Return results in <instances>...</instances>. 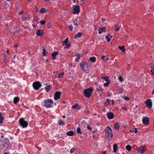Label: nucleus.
Instances as JSON below:
<instances>
[{
  "label": "nucleus",
  "instance_id": "obj_1",
  "mask_svg": "<svg viewBox=\"0 0 154 154\" xmlns=\"http://www.w3.org/2000/svg\"><path fill=\"white\" fill-rule=\"evenodd\" d=\"M105 137L109 140H110L113 136L112 131L111 128L108 126L105 129Z\"/></svg>",
  "mask_w": 154,
  "mask_h": 154
},
{
  "label": "nucleus",
  "instance_id": "obj_2",
  "mask_svg": "<svg viewBox=\"0 0 154 154\" xmlns=\"http://www.w3.org/2000/svg\"><path fill=\"white\" fill-rule=\"evenodd\" d=\"M80 67L83 72L87 73L88 72L91 67L88 66V64L86 61L82 62L80 64Z\"/></svg>",
  "mask_w": 154,
  "mask_h": 154
},
{
  "label": "nucleus",
  "instance_id": "obj_3",
  "mask_svg": "<svg viewBox=\"0 0 154 154\" xmlns=\"http://www.w3.org/2000/svg\"><path fill=\"white\" fill-rule=\"evenodd\" d=\"M94 90L92 87H90L88 88L85 89L83 92L85 96L87 98L90 97L93 93Z\"/></svg>",
  "mask_w": 154,
  "mask_h": 154
},
{
  "label": "nucleus",
  "instance_id": "obj_4",
  "mask_svg": "<svg viewBox=\"0 0 154 154\" xmlns=\"http://www.w3.org/2000/svg\"><path fill=\"white\" fill-rule=\"evenodd\" d=\"M53 101L51 99H48L45 100L43 103L44 104L42 105L45 108H48L52 107Z\"/></svg>",
  "mask_w": 154,
  "mask_h": 154
},
{
  "label": "nucleus",
  "instance_id": "obj_5",
  "mask_svg": "<svg viewBox=\"0 0 154 154\" xmlns=\"http://www.w3.org/2000/svg\"><path fill=\"white\" fill-rule=\"evenodd\" d=\"M20 125L23 128L27 127L28 125V123L26 121H24V119L21 118L19 121Z\"/></svg>",
  "mask_w": 154,
  "mask_h": 154
},
{
  "label": "nucleus",
  "instance_id": "obj_6",
  "mask_svg": "<svg viewBox=\"0 0 154 154\" xmlns=\"http://www.w3.org/2000/svg\"><path fill=\"white\" fill-rule=\"evenodd\" d=\"M72 10L74 14H79L80 12V6L79 5H73Z\"/></svg>",
  "mask_w": 154,
  "mask_h": 154
},
{
  "label": "nucleus",
  "instance_id": "obj_7",
  "mask_svg": "<svg viewBox=\"0 0 154 154\" xmlns=\"http://www.w3.org/2000/svg\"><path fill=\"white\" fill-rule=\"evenodd\" d=\"M42 86V84L39 81L34 82L33 83V87L34 89L37 90Z\"/></svg>",
  "mask_w": 154,
  "mask_h": 154
},
{
  "label": "nucleus",
  "instance_id": "obj_8",
  "mask_svg": "<svg viewBox=\"0 0 154 154\" xmlns=\"http://www.w3.org/2000/svg\"><path fill=\"white\" fill-rule=\"evenodd\" d=\"M146 146L144 145L143 146H140L137 149L138 152L141 153H143L145 151Z\"/></svg>",
  "mask_w": 154,
  "mask_h": 154
},
{
  "label": "nucleus",
  "instance_id": "obj_9",
  "mask_svg": "<svg viewBox=\"0 0 154 154\" xmlns=\"http://www.w3.org/2000/svg\"><path fill=\"white\" fill-rule=\"evenodd\" d=\"M146 106L149 109H151L152 107V103L150 99H148L145 102Z\"/></svg>",
  "mask_w": 154,
  "mask_h": 154
},
{
  "label": "nucleus",
  "instance_id": "obj_10",
  "mask_svg": "<svg viewBox=\"0 0 154 154\" xmlns=\"http://www.w3.org/2000/svg\"><path fill=\"white\" fill-rule=\"evenodd\" d=\"M61 93L59 91H57L55 92L54 97V99L55 100H57L60 98Z\"/></svg>",
  "mask_w": 154,
  "mask_h": 154
},
{
  "label": "nucleus",
  "instance_id": "obj_11",
  "mask_svg": "<svg viewBox=\"0 0 154 154\" xmlns=\"http://www.w3.org/2000/svg\"><path fill=\"white\" fill-rule=\"evenodd\" d=\"M142 121L144 124L147 125L149 122V119L147 117H144L143 118Z\"/></svg>",
  "mask_w": 154,
  "mask_h": 154
},
{
  "label": "nucleus",
  "instance_id": "obj_12",
  "mask_svg": "<svg viewBox=\"0 0 154 154\" xmlns=\"http://www.w3.org/2000/svg\"><path fill=\"white\" fill-rule=\"evenodd\" d=\"M107 118L109 119H111L113 118L114 116L113 113L112 112H109L106 113Z\"/></svg>",
  "mask_w": 154,
  "mask_h": 154
},
{
  "label": "nucleus",
  "instance_id": "obj_13",
  "mask_svg": "<svg viewBox=\"0 0 154 154\" xmlns=\"http://www.w3.org/2000/svg\"><path fill=\"white\" fill-rule=\"evenodd\" d=\"M75 56L77 57L75 58V61L76 62H78L79 60L80 59V58L81 57L82 55L81 54H79L78 53H76L75 54Z\"/></svg>",
  "mask_w": 154,
  "mask_h": 154
},
{
  "label": "nucleus",
  "instance_id": "obj_14",
  "mask_svg": "<svg viewBox=\"0 0 154 154\" xmlns=\"http://www.w3.org/2000/svg\"><path fill=\"white\" fill-rule=\"evenodd\" d=\"M99 34H101L102 32H105L106 31V28L105 27L100 28L98 29Z\"/></svg>",
  "mask_w": 154,
  "mask_h": 154
},
{
  "label": "nucleus",
  "instance_id": "obj_15",
  "mask_svg": "<svg viewBox=\"0 0 154 154\" xmlns=\"http://www.w3.org/2000/svg\"><path fill=\"white\" fill-rule=\"evenodd\" d=\"M44 33L43 30L42 29H38L37 30L36 34L37 36H41Z\"/></svg>",
  "mask_w": 154,
  "mask_h": 154
},
{
  "label": "nucleus",
  "instance_id": "obj_16",
  "mask_svg": "<svg viewBox=\"0 0 154 154\" xmlns=\"http://www.w3.org/2000/svg\"><path fill=\"white\" fill-rule=\"evenodd\" d=\"M58 54V52L57 51H55L53 52L52 54V59L54 60L56 59V57L57 55Z\"/></svg>",
  "mask_w": 154,
  "mask_h": 154
},
{
  "label": "nucleus",
  "instance_id": "obj_17",
  "mask_svg": "<svg viewBox=\"0 0 154 154\" xmlns=\"http://www.w3.org/2000/svg\"><path fill=\"white\" fill-rule=\"evenodd\" d=\"M112 36L111 35L109 34H108L106 36V38L107 39L108 42H110V38H112Z\"/></svg>",
  "mask_w": 154,
  "mask_h": 154
},
{
  "label": "nucleus",
  "instance_id": "obj_18",
  "mask_svg": "<svg viewBox=\"0 0 154 154\" xmlns=\"http://www.w3.org/2000/svg\"><path fill=\"white\" fill-rule=\"evenodd\" d=\"M109 55H107V56H101V59L103 60L104 62H106L108 61L109 60V58L108 57V56Z\"/></svg>",
  "mask_w": 154,
  "mask_h": 154
},
{
  "label": "nucleus",
  "instance_id": "obj_19",
  "mask_svg": "<svg viewBox=\"0 0 154 154\" xmlns=\"http://www.w3.org/2000/svg\"><path fill=\"white\" fill-rule=\"evenodd\" d=\"M129 131L131 133H137L138 132V131L137 128H132L129 130Z\"/></svg>",
  "mask_w": 154,
  "mask_h": 154
},
{
  "label": "nucleus",
  "instance_id": "obj_20",
  "mask_svg": "<svg viewBox=\"0 0 154 154\" xmlns=\"http://www.w3.org/2000/svg\"><path fill=\"white\" fill-rule=\"evenodd\" d=\"M82 33L80 32H79L75 35L74 38H80L82 36Z\"/></svg>",
  "mask_w": 154,
  "mask_h": 154
},
{
  "label": "nucleus",
  "instance_id": "obj_21",
  "mask_svg": "<svg viewBox=\"0 0 154 154\" xmlns=\"http://www.w3.org/2000/svg\"><path fill=\"white\" fill-rule=\"evenodd\" d=\"M51 85H49L45 87V88L46 89V92H48L50 90L51 88Z\"/></svg>",
  "mask_w": 154,
  "mask_h": 154
},
{
  "label": "nucleus",
  "instance_id": "obj_22",
  "mask_svg": "<svg viewBox=\"0 0 154 154\" xmlns=\"http://www.w3.org/2000/svg\"><path fill=\"white\" fill-rule=\"evenodd\" d=\"M114 128L116 130H118L120 128V126L118 122L114 126Z\"/></svg>",
  "mask_w": 154,
  "mask_h": 154
},
{
  "label": "nucleus",
  "instance_id": "obj_23",
  "mask_svg": "<svg viewBox=\"0 0 154 154\" xmlns=\"http://www.w3.org/2000/svg\"><path fill=\"white\" fill-rule=\"evenodd\" d=\"M97 91H100V92H101L102 93H103V91L104 90V89L102 88V87L99 85L97 86Z\"/></svg>",
  "mask_w": 154,
  "mask_h": 154
},
{
  "label": "nucleus",
  "instance_id": "obj_24",
  "mask_svg": "<svg viewBox=\"0 0 154 154\" xmlns=\"http://www.w3.org/2000/svg\"><path fill=\"white\" fill-rule=\"evenodd\" d=\"M19 100V98L17 97H15L14 99V104H16Z\"/></svg>",
  "mask_w": 154,
  "mask_h": 154
},
{
  "label": "nucleus",
  "instance_id": "obj_25",
  "mask_svg": "<svg viewBox=\"0 0 154 154\" xmlns=\"http://www.w3.org/2000/svg\"><path fill=\"white\" fill-rule=\"evenodd\" d=\"M66 135L67 136H71L74 135V132L72 131H70L67 133Z\"/></svg>",
  "mask_w": 154,
  "mask_h": 154
},
{
  "label": "nucleus",
  "instance_id": "obj_26",
  "mask_svg": "<svg viewBox=\"0 0 154 154\" xmlns=\"http://www.w3.org/2000/svg\"><path fill=\"white\" fill-rule=\"evenodd\" d=\"M118 148L117 145L116 144H115L113 145V152H117V150Z\"/></svg>",
  "mask_w": 154,
  "mask_h": 154
},
{
  "label": "nucleus",
  "instance_id": "obj_27",
  "mask_svg": "<svg viewBox=\"0 0 154 154\" xmlns=\"http://www.w3.org/2000/svg\"><path fill=\"white\" fill-rule=\"evenodd\" d=\"M89 60L92 63H94L96 61V58L95 57H91Z\"/></svg>",
  "mask_w": 154,
  "mask_h": 154
},
{
  "label": "nucleus",
  "instance_id": "obj_28",
  "mask_svg": "<svg viewBox=\"0 0 154 154\" xmlns=\"http://www.w3.org/2000/svg\"><path fill=\"white\" fill-rule=\"evenodd\" d=\"M4 57H3V62L6 63H7V56H6V54H4Z\"/></svg>",
  "mask_w": 154,
  "mask_h": 154
},
{
  "label": "nucleus",
  "instance_id": "obj_29",
  "mask_svg": "<svg viewBox=\"0 0 154 154\" xmlns=\"http://www.w3.org/2000/svg\"><path fill=\"white\" fill-rule=\"evenodd\" d=\"M119 48L123 52H125V48L124 46H119Z\"/></svg>",
  "mask_w": 154,
  "mask_h": 154
},
{
  "label": "nucleus",
  "instance_id": "obj_30",
  "mask_svg": "<svg viewBox=\"0 0 154 154\" xmlns=\"http://www.w3.org/2000/svg\"><path fill=\"white\" fill-rule=\"evenodd\" d=\"M41 13H43L46 12L47 11L46 10L45 8H41L39 11Z\"/></svg>",
  "mask_w": 154,
  "mask_h": 154
},
{
  "label": "nucleus",
  "instance_id": "obj_31",
  "mask_svg": "<svg viewBox=\"0 0 154 154\" xmlns=\"http://www.w3.org/2000/svg\"><path fill=\"white\" fill-rule=\"evenodd\" d=\"M68 42V38H66L64 41H63L62 42V45L63 46L65 45H66V44H67Z\"/></svg>",
  "mask_w": 154,
  "mask_h": 154
},
{
  "label": "nucleus",
  "instance_id": "obj_32",
  "mask_svg": "<svg viewBox=\"0 0 154 154\" xmlns=\"http://www.w3.org/2000/svg\"><path fill=\"white\" fill-rule=\"evenodd\" d=\"M103 79L105 80L106 82H110V80L109 79V78L107 76H105L103 78Z\"/></svg>",
  "mask_w": 154,
  "mask_h": 154
},
{
  "label": "nucleus",
  "instance_id": "obj_33",
  "mask_svg": "<svg viewBox=\"0 0 154 154\" xmlns=\"http://www.w3.org/2000/svg\"><path fill=\"white\" fill-rule=\"evenodd\" d=\"M58 124L60 125H64L65 122L61 120H59L58 121Z\"/></svg>",
  "mask_w": 154,
  "mask_h": 154
},
{
  "label": "nucleus",
  "instance_id": "obj_34",
  "mask_svg": "<svg viewBox=\"0 0 154 154\" xmlns=\"http://www.w3.org/2000/svg\"><path fill=\"white\" fill-rule=\"evenodd\" d=\"M4 118L2 116V114L1 113H0V123H2L3 122Z\"/></svg>",
  "mask_w": 154,
  "mask_h": 154
},
{
  "label": "nucleus",
  "instance_id": "obj_35",
  "mask_svg": "<svg viewBox=\"0 0 154 154\" xmlns=\"http://www.w3.org/2000/svg\"><path fill=\"white\" fill-rule=\"evenodd\" d=\"M29 17L28 16L23 17L22 18V21H25L27 20H29Z\"/></svg>",
  "mask_w": 154,
  "mask_h": 154
},
{
  "label": "nucleus",
  "instance_id": "obj_36",
  "mask_svg": "<svg viewBox=\"0 0 154 154\" xmlns=\"http://www.w3.org/2000/svg\"><path fill=\"white\" fill-rule=\"evenodd\" d=\"M126 149L127 150L130 151L131 150V146L130 145H128L126 146Z\"/></svg>",
  "mask_w": 154,
  "mask_h": 154
},
{
  "label": "nucleus",
  "instance_id": "obj_37",
  "mask_svg": "<svg viewBox=\"0 0 154 154\" xmlns=\"http://www.w3.org/2000/svg\"><path fill=\"white\" fill-rule=\"evenodd\" d=\"M64 72H62L58 74V77L59 78H62L64 75Z\"/></svg>",
  "mask_w": 154,
  "mask_h": 154
},
{
  "label": "nucleus",
  "instance_id": "obj_38",
  "mask_svg": "<svg viewBox=\"0 0 154 154\" xmlns=\"http://www.w3.org/2000/svg\"><path fill=\"white\" fill-rule=\"evenodd\" d=\"M42 51H43V54L44 56H45L46 55V54L48 53V52H47L46 51V50H45V49L44 48H43L42 49Z\"/></svg>",
  "mask_w": 154,
  "mask_h": 154
},
{
  "label": "nucleus",
  "instance_id": "obj_39",
  "mask_svg": "<svg viewBox=\"0 0 154 154\" xmlns=\"http://www.w3.org/2000/svg\"><path fill=\"white\" fill-rule=\"evenodd\" d=\"M115 26V30L116 31H119V30L120 29V27H118V25L117 24H116Z\"/></svg>",
  "mask_w": 154,
  "mask_h": 154
},
{
  "label": "nucleus",
  "instance_id": "obj_40",
  "mask_svg": "<svg viewBox=\"0 0 154 154\" xmlns=\"http://www.w3.org/2000/svg\"><path fill=\"white\" fill-rule=\"evenodd\" d=\"M118 79L120 82H122L124 81V79L122 78V77L121 76H119Z\"/></svg>",
  "mask_w": 154,
  "mask_h": 154
},
{
  "label": "nucleus",
  "instance_id": "obj_41",
  "mask_svg": "<svg viewBox=\"0 0 154 154\" xmlns=\"http://www.w3.org/2000/svg\"><path fill=\"white\" fill-rule=\"evenodd\" d=\"M52 26V24L51 23H48L47 24V27L48 29H50Z\"/></svg>",
  "mask_w": 154,
  "mask_h": 154
},
{
  "label": "nucleus",
  "instance_id": "obj_42",
  "mask_svg": "<svg viewBox=\"0 0 154 154\" xmlns=\"http://www.w3.org/2000/svg\"><path fill=\"white\" fill-rule=\"evenodd\" d=\"M39 23H40L41 25L45 24L46 23V21L45 20H42L40 21Z\"/></svg>",
  "mask_w": 154,
  "mask_h": 154
},
{
  "label": "nucleus",
  "instance_id": "obj_43",
  "mask_svg": "<svg viewBox=\"0 0 154 154\" xmlns=\"http://www.w3.org/2000/svg\"><path fill=\"white\" fill-rule=\"evenodd\" d=\"M73 23L74 25H76V26H78V23L77 20L75 19L73 20Z\"/></svg>",
  "mask_w": 154,
  "mask_h": 154
},
{
  "label": "nucleus",
  "instance_id": "obj_44",
  "mask_svg": "<svg viewBox=\"0 0 154 154\" xmlns=\"http://www.w3.org/2000/svg\"><path fill=\"white\" fill-rule=\"evenodd\" d=\"M77 132L79 134H82L81 129L79 127H78L77 130Z\"/></svg>",
  "mask_w": 154,
  "mask_h": 154
},
{
  "label": "nucleus",
  "instance_id": "obj_45",
  "mask_svg": "<svg viewBox=\"0 0 154 154\" xmlns=\"http://www.w3.org/2000/svg\"><path fill=\"white\" fill-rule=\"evenodd\" d=\"M66 45L65 47L64 48H68L70 47V45L69 44H67Z\"/></svg>",
  "mask_w": 154,
  "mask_h": 154
},
{
  "label": "nucleus",
  "instance_id": "obj_46",
  "mask_svg": "<svg viewBox=\"0 0 154 154\" xmlns=\"http://www.w3.org/2000/svg\"><path fill=\"white\" fill-rule=\"evenodd\" d=\"M68 28L70 30L72 31L73 29V27L72 25H70L69 26Z\"/></svg>",
  "mask_w": 154,
  "mask_h": 154
},
{
  "label": "nucleus",
  "instance_id": "obj_47",
  "mask_svg": "<svg viewBox=\"0 0 154 154\" xmlns=\"http://www.w3.org/2000/svg\"><path fill=\"white\" fill-rule=\"evenodd\" d=\"M77 106H78V104H75L74 105H73L72 106V108L75 109H76Z\"/></svg>",
  "mask_w": 154,
  "mask_h": 154
},
{
  "label": "nucleus",
  "instance_id": "obj_48",
  "mask_svg": "<svg viewBox=\"0 0 154 154\" xmlns=\"http://www.w3.org/2000/svg\"><path fill=\"white\" fill-rule=\"evenodd\" d=\"M109 83H110V82H106L103 85L105 87H106L108 86L109 84Z\"/></svg>",
  "mask_w": 154,
  "mask_h": 154
},
{
  "label": "nucleus",
  "instance_id": "obj_49",
  "mask_svg": "<svg viewBox=\"0 0 154 154\" xmlns=\"http://www.w3.org/2000/svg\"><path fill=\"white\" fill-rule=\"evenodd\" d=\"M86 128L88 130H90L91 131H92V128H91V127L89 125H88L87 126Z\"/></svg>",
  "mask_w": 154,
  "mask_h": 154
},
{
  "label": "nucleus",
  "instance_id": "obj_50",
  "mask_svg": "<svg viewBox=\"0 0 154 154\" xmlns=\"http://www.w3.org/2000/svg\"><path fill=\"white\" fill-rule=\"evenodd\" d=\"M123 98L125 100H127V101L129 100V98L128 97H123Z\"/></svg>",
  "mask_w": 154,
  "mask_h": 154
},
{
  "label": "nucleus",
  "instance_id": "obj_51",
  "mask_svg": "<svg viewBox=\"0 0 154 154\" xmlns=\"http://www.w3.org/2000/svg\"><path fill=\"white\" fill-rule=\"evenodd\" d=\"M75 149L74 148L71 149L70 150V152L71 153H73L74 152V151H75Z\"/></svg>",
  "mask_w": 154,
  "mask_h": 154
},
{
  "label": "nucleus",
  "instance_id": "obj_52",
  "mask_svg": "<svg viewBox=\"0 0 154 154\" xmlns=\"http://www.w3.org/2000/svg\"><path fill=\"white\" fill-rule=\"evenodd\" d=\"M149 66L151 67V69H152L154 67L152 63L150 64Z\"/></svg>",
  "mask_w": 154,
  "mask_h": 154
},
{
  "label": "nucleus",
  "instance_id": "obj_53",
  "mask_svg": "<svg viewBox=\"0 0 154 154\" xmlns=\"http://www.w3.org/2000/svg\"><path fill=\"white\" fill-rule=\"evenodd\" d=\"M6 142V144H7V143L8 142H9V140L8 139H5V140H4V142Z\"/></svg>",
  "mask_w": 154,
  "mask_h": 154
},
{
  "label": "nucleus",
  "instance_id": "obj_54",
  "mask_svg": "<svg viewBox=\"0 0 154 154\" xmlns=\"http://www.w3.org/2000/svg\"><path fill=\"white\" fill-rule=\"evenodd\" d=\"M109 104V103H107V102H104V103H103V105H104V106H107Z\"/></svg>",
  "mask_w": 154,
  "mask_h": 154
},
{
  "label": "nucleus",
  "instance_id": "obj_55",
  "mask_svg": "<svg viewBox=\"0 0 154 154\" xmlns=\"http://www.w3.org/2000/svg\"><path fill=\"white\" fill-rule=\"evenodd\" d=\"M110 100L109 99H106V102L108 103H109Z\"/></svg>",
  "mask_w": 154,
  "mask_h": 154
},
{
  "label": "nucleus",
  "instance_id": "obj_56",
  "mask_svg": "<svg viewBox=\"0 0 154 154\" xmlns=\"http://www.w3.org/2000/svg\"><path fill=\"white\" fill-rule=\"evenodd\" d=\"M23 13H24V11H20L19 12V14L20 15H21V14H22Z\"/></svg>",
  "mask_w": 154,
  "mask_h": 154
},
{
  "label": "nucleus",
  "instance_id": "obj_57",
  "mask_svg": "<svg viewBox=\"0 0 154 154\" xmlns=\"http://www.w3.org/2000/svg\"><path fill=\"white\" fill-rule=\"evenodd\" d=\"M73 1L74 3H77L79 2L78 0H73Z\"/></svg>",
  "mask_w": 154,
  "mask_h": 154
},
{
  "label": "nucleus",
  "instance_id": "obj_58",
  "mask_svg": "<svg viewBox=\"0 0 154 154\" xmlns=\"http://www.w3.org/2000/svg\"><path fill=\"white\" fill-rule=\"evenodd\" d=\"M124 110L126 111L127 110V108L126 107H123L122 108Z\"/></svg>",
  "mask_w": 154,
  "mask_h": 154
},
{
  "label": "nucleus",
  "instance_id": "obj_59",
  "mask_svg": "<svg viewBox=\"0 0 154 154\" xmlns=\"http://www.w3.org/2000/svg\"><path fill=\"white\" fill-rule=\"evenodd\" d=\"M107 152V151H103V152L102 154H106Z\"/></svg>",
  "mask_w": 154,
  "mask_h": 154
},
{
  "label": "nucleus",
  "instance_id": "obj_60",
  "mask_svg": "<svg viewBox=\"0 0 154 154\" xmlns=\"http://www.w3.org/2000/svg\"><path fill=\"white\" fill-rule=\"evenodd\" d=\"M76 108H77L78 109H80L81 108V107L78 105V106H77Z\"/></svg>",
  "mask_w": 154,
  "mask_h": 154
},
{
  "label": "nucleus",
  "instance_id": "obj_61",
  "mask_svg": "<svg viewBox=\"0 0 154 154\" xmlns=\"http://www.w3.org/2000/svg\"><path fill=\"white\" fill-rule=\"evenodd\" d=\"M152 69V70H151V72H154V67Z\"/></svg>",
  "mask_w": 154,
  "mask_h": 154
},
{
  "label": "nucleus",
  "instance_id": "obj_62",
  "mask_svg": "<svg viewBox=\"0 0 154 154\" xmlns=\"http://www.w3.org/2000/svg\"><path fill=\"white\" fill-rule=\"evenodd\" d=\"M16 9H17V10H20V8L19 7H16Z\"/></svg>",
  "mask_w": 154,
  "mask_h": 154
},
{
  "label": "nucleus",
  "instance_id": "obj_63",
  "mask_svg": "<svg viewBox=\"0 0 154 154\" xmlns=\"http://www.w3.org/2000/svg\"><path fill=\"white\" fill-rule=\"evenodd\" d=\"M7 53L8 54H9V50H8L7 51Z\"/></svg>",
  "mask_w": 154,
  "mask_h": 154
},
{
  "label": "nucleus",
  "instance_id": "obj_64",
  "mask_svg": "<svg viewBox=\"0 0 154 154\" xmlns=\"http://www.w3.org/2000/svg\"><path fill=\"white\" fill-rule=\"evenodd\" d=\"M94 28L96 29H97V26L96 25V26H95Z\"/></svg>",
  "mask_w": 154,
  "mask_h": 154
}]
</instances>
